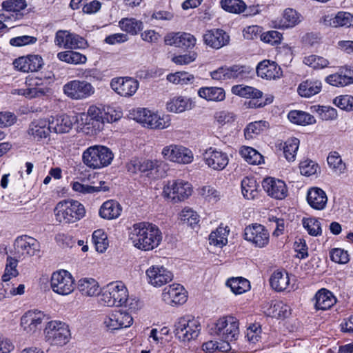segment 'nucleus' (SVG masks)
<instances>
[{
	"label": "nucleus",
	"mask_w": 353,
	"mask_h": 353,
	"mask_svg": "<svg viewBox=\"0 0 353 353\" xmlns=\"http://www.w3.org/2000/svg\"><path fill=\"white\" fill-rule=\"evenodd\" d=\"M45 339L52 345L63 346L70 339L68 325L59 321H49L44 329Z\"/></svg>",
	"instance_id": "0eeeda50"
},
{
	"label": "nucleus",
	"mask_w": 353,
	"mask_h": 353,
	"mask_svg": "<svg viewBox=\"0 0 353 353\" xmlns=\"http://www.w3.org/2000/svg\"><path fill=\"white\" fill-rule=\"evenodd\" d=\"M5 14L11 16L10 21H16L22 17L21 11L27 7L26 0H6L2 3Z\"/></svg>",
	"instance_id": "c756f323"
},
{
	"label": "nucleus",
	"mask_w": 353,
	"mask_h": 353,
	"mask_svg": "<svg viewBox=\"0 0 353 353\" xmlns=\"http://www.w3.org/2000/svg\"><path fill=\"white\" fill-rule=\"evenodd\" d=\"M210 334L217 336L224 344L221 349L230 350V342L236 341L239 334V321L232 316L220 318L210 329Z\"/></svg>",
	"instance_id": "f03ea898"
},
{
	"label": "nucleus",
	"mask_w": 353,
	"mask_h": 353,
	"mask_svg": "<svg viewBox=\"0 0 353 353\" xmlns=\"http://www.w3.org/2000/svg\"><path fill=\"white\" fill-rule=\"evenodd\" d=\"M93 85L86 81L72 80L65 83L63 87V93L73 100L85 99L94 93Z\"/></svg>",
	"instance_id": "9b49d317"
},
{
	"label": "nucleus",
	"mask_w": 353,
	"mask_h": 353,
	"mask_svg": "<svg viewBox=\"0 0 353 353\" xmlns=\"http://www.w3.org/2000/svg\"><path fill=\"white\" fill-rule=\"evenodd\" d=\"M300 21L298 13L293 9L288 8L284 11L279 26L281 28H292Z\"/></svg>",
	"instance_id": "c03bdc74"
},
{
	"label": "nucleus",
	"mask_w": 353,
	"mask_h": 353,
	"mask_svg": "<svg viewBox=\"0 0 353 353\" xmlns=\"http://www.w3.org/2000/svg\"><path fill=\"white\" fill-rule=\"evenodd\" d=\"M262 186L270 196L276 199H283L288 195V189L284 181L268 177L263 181Z\"/></svg>",
	"instance_id": "4be33fe9"
},
{
	"label": "nucleus",
	"mask_w": 353,
	"mask_h": 353,
	"mask_svg": "<svg viewBox=\"0 0 353 353\" xmlns=\"http://www.w3.org/2000/svg\"><path fill=\"white\" fill-rule=\"evenodd\" d=\"M163 157L168 161L188 164L193 160V154L189 149L176 144L164 147L161 151Z\"/></svg>",
	"instance_id": "ddd939ff"
},
{
	"label": "nucleus",
	"mask_w": 353,
	"mask_h": 353,
	"mask_svg": "<svg viewBox=\"0 0 353 353\" xmlns=\"http://www.w3.org/2000/svg\"><path fill=\"white\" fill-rule=\"evenodd\" d=\"M316 111L325 121L335 120L338 117L336 110L330 106H319Z\"/></svg>",
	"instance_id": "338daca9"
},
{
	"label": "nucleus",
	"mask_w": 353,
	"mask_h": 353,
	"mask_svg": "<svg viewBox=\"0 0 353 353\" xmlns=\"http://www.w3.org/2000/svg\"><path fill=\"white\" fill-rule=\"evenodd\" d=\"M103 110L95 105H91L89 107L87 113L82 114L81 117V120L83 119V117L85 118L86 121L85 124L88 125V128H90V126H91L93 128L94 133L97 134L103 127Z\"/></svg>",
	"instance_id": "a878e982"
},
{
	"label": "nucleus",
	"mask_w": 353,
	"mask_h": 353,
	"mask_svg": "<svg viewBox=\"0 0 353 353\" xmlns=\"http://www.w3.org/2000/svg\"><path fill=\"white\" fill-rule=\"evenodd\" d=\"M303 225L307 230L309 234L316 236L321 234V226L319 221L315 218H304Z\"/></svg>",
	"instance_id": "e2e57ef3"
},
{
	"label": "nucleus",
	"mask_w": 353,
	"mask_h": 353,
	"mask_svg": "<svg viewBox=\"0 0 353 353\" xmlns=\"http://www.w3.org/2000/svg\"><path fill=\"white\" fill-rule=\"evenodd\" d=\"M242 193L248 199H254L257 194V185L252 178H245L241 181Z\"/></svg>",
	"instance_id": "3c124183"
},
{
	"label": "nucleus",
	"mask_w": 353,
	"mask_h": 353,
	"mask_svg": "<svg viewBox=\"0 0 353 353\" xmlns=\"http://www.w3.org/2000/svg\"><path fill=\"white\" fill-rule=\"evenodd\" d=\"M14 68L23 72H36L39 70L43 64L41 56L30 54L27 57H21L13 63Z\"/></svg>",
	"instance_id": "b1692460"
},
{
	"label": "nucleus",
	"mask_w": 353,
	"mask_h": 353,
	"mask_svg": "<svg viewBox=\"0 0 353 353\" xmlns=\"http://www.w3.org/2000/svg\"><path fill=\"white\" fill-rule=\"evenodd\" d=\"M139 83L136 79L125 77H115L110 81V88L119 96L130 97L137 91Z\"/></svg>",
	"instance_id": "dca6fc26"
},
{
	"label": "nucleus",
	"mask_w": 353,
	"mask_h": 353,
	"mask_svg": "<svg viewBox=\"0 0 353 353\" xmlns=\"http://www.w3.org/2000/svg\"><path fill=\"white\" fill-rule=\"evenodd\" d=\"M245 240L251 242L258 248H264L270 241V234L268 230L261 224H252L245 229Z\"/></svg>",
	"instance_id": "2eb2a0df"
},
{
	"label": "nucleus",
	"mask_w": 353,
	"mask_h": 353,
	"mask_svg": "<svg viewBox=\"0 0 353 353\" xmlns=\"http://www.w3.org/2000/svg\"><path fill=\"white\" fill-rule=\"evenodd\" d=\"M92 240L97 251L103 253L108 246L107 235L101 230H95L92 234Z\"/></svg>",
	"instance_id": "bf43d9fd"
},
{
	"label": "nucleus",
	"mask_w": 353,
	"mask_h": 353,
	"mask_svg": "<svg viewBox=\"0 0 353 353\" xmlns=\"http://www.w3.org/2000/svg\"><path fill=\"white\" fill-rule=\"evenodd\" d=\"M113 159L112 152L108 148L99 145L89 147L82 154L83 163L94 170L109 165Z\"/></svg>",
	"instance_id": "20e7f679"
},
{
	"label": "nucleus",
	"mask_w": 353,
	"mask_h": 353,
	"mask_svg": "<svg viewBox=\"0 0 353 353\" xmlns=\"http://www.w3.org/2000/svg\"><path fill=\"white\" fill-rule=\"evenodd\" d=\"M122 208L116 201L109 200L104 202L100 208L99 215L103 219H114L121 214Z\"/></svg>",
	"instance_id": "c9c22d12"
},
{
	"label": "nucleus",
	"mask_w": 353,
	"mask_h": 353,
	"mask_svg": "<svg viewBox=\"0 0 353 353\" xmlns=\"http://www.w3.org/2000/svg\"><path fill=\"white\" fill-rule=\"evenodd\" d=\"M299 140L296 138L292 139L285 143L283 147V153L285 159L288 161H294L295 159L296 151L298 150Z\"/></svg>",
	"instance_id": "052dcab7"
},
{
	"label": "nucleus",
	"mask_w": 353,
	"mask_h": 353,
	"mask_svg": "<svg viewBox=\"0 0 353 353\" xmlns=\"http://www.w3.org/2000/svg\"><path fill=\"white\" fill-rule=\"evenodd\" d=\"M198 94L208 101H221L225 98L224 90L219 87L201 88L199 90Z\"/></svg>",
	"instance_id": "58836bf2"
},
{
	"label": "nucleus",
	"mask_w": 353,
	"mask_h": 353,
	"mask_svg": "<svg viewBox=\"0 0 353 353\" xmlns=\"http://www.w3.org/2000/svg\"><path fill=\"white\" fill-rule=\"evenodd\" d=\"M203 159L208 166L214 170H223L229 163L227 153L213 148L205 150Z\"/></svg>",
	"instance_id": "6ab92c4d"
},
{
	"label": "nucleus",
	"mask_w": 353,
	"mask_h": 353,
	"mask_svg": "<svg viewBox=\"0 0 353 353\" xmlns=\"http://www.w3.org/2000/svg\"><path fill=\"white\" fill-rule=\"evenodd\" d=\"M267 127L268 123L265 121H258L249 123L244 130L245 139H252L262 132Z\"/></svg>",
	"instance_id": "864d4df0"
},
{
	"label": "nucleus",
	"mask_w": 353,
	"mask_h": 353,
	"mask_svg": "<svg viewBox=\"0 0 353 353\" xmlns=\"http://www.w3.org/2000/svg\"><path fill=\"white\" fill-rule=\"evenodd\" d=\"M270 283L274 290L281 292L286 290L288 287L290 278L288 273L276 271L272 274Z\"/></svg>",
	"instance_id": "ea45409f"
},
{
	"label": "nucleus",
	"mask_w": 353,
	"mask_h": 353,
	"mask_svg": "<svg viewBox=\"0 0 353 353\" xmlns=\"http://www.w3.org/2000/svg\"><path fill=\"white\" fill-rule=\"evenodd\" d=\"M162 233L159 228L148 222L134 224L129 231V239L137 249L150 251L157 248L162 241Z\"/></svg>",
	"instance_id": "f257e3e1"
},
{
	"label": "nucleus",
	"mask_w": 353,
	"mask_h": 353,
	"mask_svg": "<svg viewBox=\"0 0 353 353\" xmlns=\"http://www.w3.org/2000/svg\"><path fill=\"white\" fill-rule=\"evenodd\" d=\"M203 40L210 48L219 49L229 43L230 37L223 30L213 29L205 32Z\"/></svg>",
	"instance_id": "5701e85b"
},
{
	"label": "nucleus",
	"mask_w": 353,
	"mask_h": 353,
	"mask_svg": "<svg viewBox=\"0 0 353 353\" xmlns=\"http://www.w3.org/2000/svg\"><path fill=\"white\" fill-rule=\"evenodd\" d=\"M48 121L49 122L50 132L67 133L72 127V122L67 115L51 117Z\"/></svg>",
	"instance_id": "2f4dec72"
},
{
	"label": "nucleus",
	"mask_w": 353,
	"mask_h": 353,
	"mask_svg": "<svg viewBox=\"0 0 353 353\" xmlns=\"http://www.w3.org/2000/svg\"><path fill=\"white\" fill-rule=\"evenodd\" d=\"M227 285L229 286L231 290L236 294H243L248 291L250 288L249 281L242 277L228 279Z\"/></svg>",
	"instance_id": "37998d69"
},
{
	"label": "nucleus",
	"mask_w": 353,
	"mask_h": 353,
	"mask_svg": "<svg viewBox=\"0 0 353 353\" xmlns=\"http://www.w3.org/2000/svg\"><path fill=\"white\" fill-rule=\"evenodd\" d=\"M39 241L27 235L19 236L14 242L16 254L20 256H31L39 251Z\"/></svg>",
	"instance_id": "f3484780"
},
{
	"label": "nucleus",
	"mask_w": 353,
	"mask_h": 353,
	"mask_svg": "<svg viewBox=\"0 0 353 353\" xmlns=\"http://www.w3.org/2000/svg\"><path fill=\"white\" fill-rule=\"evenodd\" d=\"M165 165L158 160L140 159L139 174L150 179L161 178L165 175Z\"/></svg>",
	"instance_id": "a211bd4d"
},
{
	"label": "nucleus",
	"mask_w": 353,
	"mask_h": 353,
	"mask_svg": "<svg viewBox=\"0 0 353 353\" xmlns=\"http://www.w3.org/2000/svg\"><path fill=\"white\" fill-rule=\"evenodd\" d=\"M321 90V82L316 79H307L302 82L298 92L301 97H310L318 94Z\"/></svg>",
	"instance_id": "4c0bfd02"
},
{
	"label": "nucleus",
	"mask_w": 353,
	"mask_h": 353,
	"mask_svg": "<svg viewBox=\"0 0 353 353\" xmlns=\"http://www.w3.org/2000/svg\"><path fill=\"white\" fill-rule=\"evenodd\" d=\"M28 132L37 141L46 139L50 133L49 122L44 119L34 120L30 124Z\"/></svg>",
	"instance_id": "c85d7f7f"
},
{
	"label": "nucleus",
	"mask_w": 353,
	"mask_h": 353,
	"mask_svg": "<svg viewBox=\"0 0 353 353\" xmlns=\"http://www.w3.org/2000/svg\"><path fill=\"white\" fill-rule=\"evenodd\" d=\"M307 201L314 209L322 210L326 205L327 198L323 190L319 188H312L307 192Z\"/></svg>",
	"instance_id": "72a5a7b5"
},
{
	"label": "nucleus",
	"mask_w": 353,
	"mask_h": 353,
	"mask_svg": "<svg viewBox=\"0 0 353 353\" xmlns=\"http://www.w3.org/2000/svg\"><path fill=\"white\" fill-rule=\"evenodd\" d=\"M299 168L301 174L309 176L316 172L319 166L311 160H305L301 162Z\"/></svg>",
	"instance_id": "774afa93"
},
{
	"label": "nucleus",
	"mask_w": 353,
	"mask_h": 353,
	"mask_svg": "<svg viewBox=\"0 0 353 353\" xmlns=\"http://www.w3.org/2000/svg\"><path fill=\"white\" fill-rule=\"evenodd\" d=\"M314 299V305L316 310H326L330 309L336 303V299L332 292L324 288L316 292Z\"/></svg>",
	"instance_id": "473e14b6"
},
{
	"label": "nucleus",
	"mask_w": 353,
	"mask_h": 353,
	"mask_svg": "<svg viewBox=\"0 0 353 353\" xmlns=\"http://www.w3.org/2000/svg\"><path fill=\"white\" fill-rule=\"evenodd\" d=\"M194 79V75L189 74L187 72H176L167 76V80L176 85H187L192 83Z\"/></svg>",
	"instance_id": "6e6d98bb"
},
{
	"label": "nucleus",
	"mask_w": 353,
	"mask_h": 353,
	"mask_svg": "<svg viewBox=\"0 0 353 353\" xmlns=\"http://www.w3.org/2000/svg\"><path fill=\"white\" fill-rule=\"evenodd\" d=\"M45 314L38 310H30L26 312L21 319V325L27 332H34L41 324Z\"/></svg>",
	"instance_id": "cd10ccee"
},
{
	"label": "nucleus",
	"mask_w": 353,
	"mask_h": 353,
	"mask_svg": "<svg viewBox=\"0 0 353 353\" xmlns=\"http://www.w3.org/2000/svg\"><path fill=\"white\" fill-rule=\"evenodd\" d=\"M133 119L141 123L144 127L150 129H165L170 126V120L168 116L152 112L146 108H139L131 113Z\"/></svg>",
	"instance_id": "423d86ee"
},
{
	"label": "nucleus",
	"mask_w": 353,
	"mask_h": 353,
	"mask_svg": "<svg viewBox=\"0 0 353 353\" xmlns=\"http://www.w3.org/2000/svg\"><path fill=\"white\" fill-rule=\"evenodd\" d=\"M56 220L60 223H74L85 215L84 206L78 201L65 199L59 201L55 206Z\"/></svg>",
	"instance_id": "7ed1b4c3"
},
{
	"label": "nucleus",
	"mask_w": 353,
	"mask_h": 353,
	"mask_svg": "<svg viewBox=\"0 0 353 353\" xmlns=\"http://www.w3.org/2000/svg\"><path fill=\"white\" fill-rule=\"evenodd\" d=\"M58 59L70 64H84L87 61L86 57L78 52L68 50L57 54Z\"/></svg>",
	"instance_id": "a19ab883"
},
{
	"label": "nucleus",
	"mask_w": 353,
	"mask_h": 353,
	"mask_svg": "<svg viewBox=\"0 0 353 353\" xmlns=\"http://www.w3.org/2000/svg\"><path fill=\"white\" fill-rule=\"evenodd\" d=\"M17 266V260L11 256H8L7 258L5 272L2 275V281L3 282H7L10 281L11 278L16 277L19 274Z\"/></svg>",
	"instance_id": "680f3d73"
},
{
	"label": "nucleus",
	"mask_w": 353,
	"mask_h": 353,
	"mask_svg": "<svg viewBox=\"0 0 353 353\" xmlns=\"http://www.w3.org/2000/svg\"><path fill=\"white\" fill-rule=\"evenodd\" d=\"M192 192L191 185L182 180H172L164 185L163 195L173 202L186 199Z\"/></svg>",
	"instance_id": "9d476101"
},
{
	"label": "nucleus",
	"mask_w": 353,
	"mask_h": 353,
	"mask_svg": "<svg viewBox=\"0 0 353 353\" xmlns=\"http://www.w3.org/2000/svg\"><path fill=\"white\" fill-rule=\"evenodd\" d=\"M327 163L332 170L336 174L344 173L346 165L337 152H332L327 158Z\"/></svg>",
	"instance_id": "de8ad7c7"
},
{
	"label": "nucleus",
	"mask_w": 353,
	"mask_h": 353,
	"mask_svg": "<svg viewBox=\"0 0 353 353\" xmlns=\"http://www.w3.org/2000/svg\"><path fill=\"white\" fill-rule=\"evenodd\" d=\"M193 106L191 99L182 96L173 97L166 104L167 110L174 113H181L191 110Z\"/></svg>",
	"instance_id": "f704fd0d"
},
{
	"label": "nucleus",
	"mask_w": 353,
	"mask_h": 353,
	"mask_svg": "<svg viewBox=\"0 0 353 353\" xmlns=\"http://www.w3.org/2000/svg\"><path fill=\"white\" fill-rule=\"evenodd\" d=\"M149 283L154 287H161L171 281L172 273L163 266L152 265L146 270Z\"/></svg>",
	"instance_id": "aec40b11"
},
{
	"label": "nucleus",
	"mask_w": 353,
	"mask_h": 353,
	"mask_svg": "<svg viewBox=\"0 0 353 353\" xmlns=\"http://www.w3.org/2000/svg\"><path fill=\"white\" fill-rule=\"evenodd\" d=\"M288 118L295 124L305 125L315 123L316 120L311 114L299 110H292L288 113Z\"/></svg>",
	"instance_id": "79ce46f5"
},
{
	"label": "nucleus",
	"mask_w": 353,
	"mask_h": 353,
	"mask_svg": "<svg viewBox=\"0 0 353 353\" xmlns=\"http://www.w3.org/2000/svg\"><path fill=\"white\" fill-rule=\"evenodd\" d=\"M252 69L243 65H232L221 66L210 72V77L214 80L227 81L232 79H244L248 78Z\"/></svg>",
	"instance_id": "1a4fd4ad"
},
{
	"label": "nucleus",
	"mask_w": 353,
	"mask_h": 353,
	"mask_svg": "<svg viewBox=\"0 0 353 353\" xmlns=\"http://www.w3.org/2000/svg\"><path fill=\"white\" fill-rule=\"evenodd\" d=\"M196 38L190 33L172 32L165 37L167 45L174 46L178 48H192L196 44Z\"/></svg>",
	"instance_id": "bb28decb"
},
{
	"label": "nucleus",
	"mask_w": 353,
	"mask_h": 353,
	"mask_svg": "<svg viewBox=\"0 0 353 353\" xmlns=\"http://www.w3.org/2000/svg\"><path fill=\"white\" fill-rule=\"evenodd\" d=\"M227 231L225 228L219 227L216 231L212 232L209 236V241L210 244H213L216 246L222 247L225 245L227 242Z\"/></svg>",
	"instance_id": "13d9d810"
},
{
	"label": "nucleus",
	"mask_w": 353,
	"mask_h": 353,
	"mask_svg": "<svg viewBox=\"0 0 353 353\" xmlns=\"http://www.w3.org/2000/svg\"><path fill=\"white\" fill-rule=\"evenodd\" d=\"M74 279L66 270H62L52 274L50 286L54 292L61 295H68L74 289Z\"/></svg>",
	"instance_id": "f8f14e48"
},
{
	"label": "nucleus",
	"mask_w": 353,
	"mask_h": 353,
	"mask_svg": "<svg viewBox=\"0 0 353 353\" xmlns=\"http://www.w3.org/2000/svg\"><path fill=\"white\" fill-rule=\"evenodd\" d=\"M329 24L336 28L353 26V15L347 12H339L335 17L330 19Z\"/></svg>",
	"instance_id": "49530a36"
},
{
	"label": "nucleus",
	"mask_w": 353,
	"mask_h": 353,
	"mask_svg": "<svg viewBox=\"0 0 353 353\" xmlns=\"http://www.w3.org/2000/svg\"><path fill=\"white\" fill-rule=\"evenodd\" d=\"M30 98L39 97L49 92L48 81L39 77H32L27 81Z\"/></svg>",
	"instance_id": "7c9ffc66"
},
{
	"label": "nucleus",
	"mask_w": 353,
	"mask_h": 353,
	"mask_svg": "<svg viewBox=\"0 0 353 353\" xmlns=\"http://www.w3.org/2000/svg\"><path fill=\"white\" fill-rule=\"evenodd\" d=\"M234 94L242 97L252 98L253 99H258L262 97L263 92L258 89L250 86L235 85L232 88Z\"/></svg>",
	"instance_id": "a18cd8bd"
},
{
	"label": "nucleus",
	"mask_w": 353,
	"mask_h": 353,
	"mask_svg": "<svg viewBox=\"0 0 353 353\" xmlns=\"http://www.w3.org/2000/svg\"><path fill=\"white\" fill-rule=\"evenodd\" d=\"M77 288L83 296H94L99 293L98 282L92 278H82L79 280Z\"/></svg>",
	"instance_id": "e433bc0d"
},
{
	"label": "nucleus",
	"mask_w": 353,
	"mask_h": 353,
	"mask_svg": "<svg viewBox=\"0 0 353 353\" xmlns=\"http://www.w3.org/2000/svg\"><path fill=\"white\" fill-rule=\"evenodd\" d=\"M256 72L258 77L268 80L279 79L282 76L281 68L277 63L267 59L258 63Z\"/></svg>",
	"instance_id": "393cba45"
},
{
	"label": "nucleus",
	"mask_w": 353,
	"mask_h": 353,
	"mask_svg": "<svg viewBox=\"0 0 353 353\" xmlns=\"http://www.w3.org/2000/svg\"><path fill=\"white\" fill-rule=\"evenodd\" d=\"M334 103L341 108L346 111L353 110V97L351 95H342L336 97Z\"/></svg>",
	"instance_id": "0e129e2a"
},
{
	"label": "nucleus",
	"mask_w": 353,
	"mask_h": 353,
	"mask_svg": "<svg viewBox=\"0 0 353 353\" xmlns=\"http://www.w3.org/2000/svg\"><path fill=\"white\" fill-rule=\"evenodd\" d=\"M220 3L225 11L235 14L244 12L247 7L242 0H221Z\"/></svg>",
	"instance_id": "603ef678"
},
{
	"label": "nucleus",
	"mask_w": 353,
	"mask_h": 353,
	"mask_svg": "<svg viewBox=\"0 0 353 353\" xmlns=\"http://www.w3.org/2000/svg\"><path fill=\"white\" fill-rule=\"evenodd\" d=\"M121 28L131 34H137L139 31L143 29V23L134 18H125L119 21Z\"/></svg>",
	"instance_id": "8fccbe9b"
},
{
	"label": "nucleus",
	"mask_w": 353,
	"mask_h": 353,
	"mask_svg": "<svg viewBox=\"0 0 353 353\" xmlns=\"http://www.w3.org/2000/svg\"><path fill=\"white\" fill-rule=\"evenodd\" d=\"M240 154L250 164L258 165L263 161V156L251 147L243 146L240 150Z\"/></svg>",
	"instance_id": "09e8293b"
},
{
	"label": "nucleus",
	"mask_w": 353,
	"mask_h": 353,
	"mask_svg": "<svg viewBox=\"0 0 353 353\" xmlns=\"http://www.w3.org/2000/svg\"><path fill=\"white\" fill-rule=\"evenodd\" d=\"M100 301L109 307H119L125 304L130 308L135 309V307L131 306L132 303H128V290L124 284L120 281L107 285L102 291Z\"/></svg>",
	"instance_id": "39448f33"
},
{
	"label": "nucleus",
	"mask_w": 353,
	"mask_h": 353,
	"mask_svg": "<svg viewBox=\"0 0 353 353\" xmlns=\"http://www.w3.org/2000/svg\"><path fill=\"white\" fill-rule=\"evenodd\" d=\"M330 257L332 261L342 264L347 263L350 260L347 252L341 248L331 250Z\"/></svg>",
	"instance_id": "69168bd1"
},
{
	"label": "nucleus",
	"mask_w": 353,
	"mask_h": 353,
	"mask_svg": "<svg viewBox=\"0 0 353 353\" xmlns=\"http://www.w3.org/2000/svg\"><path fill=\"white\" fill-rule=\"evenodd\" d=\"M303 61L305 65L314 70L325 68L327 67L330 63L327 59L316 54L305 57Z\"/></svg>",
	"instance_id": "5fc2aeb1"
},
{
	"label": "nucleus",
	"mask_w": 353,
	"mask_h": 353,
	"mask_svg": "<svg viewBox=\"0 0 353 353\" xmlns=\"http://www.w3.org/2000/svg\"><path fill=\"white\" fill-rule=\"evenodd\" d=\"M180 219L183 223L194 227L199 223V216L192 208L185 207L180 214Z\"/></svg>",
	"instance_id": "4d7b16f0"
},
{
	"label": "nucleus",
	"mask_w": 353,
	"mask_h": 353,
	"mask_svg": "<svg viewBox=\"0 0 353 353\" xmlns=\"http://www.w3.org/2000/svg\"><path fill=\"white\" fill-rule=\"evenodd\" d=\"M133 323V318L125 311L121 310L110 312L103 319V325L108 331H114L130 327Z\"/></svg>",
	"instance_id": "4468645a"
},
{
	"label": "nucleus",
	"mask_w": 353,
	"mask_h": 353,
	"mask_svg": "<svg viewBox=\"0 0 353 353\" xmlns=\"http://www.w3.org/2000/svg\"><path fill=\"white\" fill-rule=\"evenodd\" d=\"M185 294L186 292L181 285L174 283L163 289L162 298L168 305L182 304L186 301Z\"/></svg>",
	"instance_id": "412c9836"
},
{
	"label": "nucleus",
	"mask_w": 353,
	"mask_h": 353,
	"mask_svg": "<svg viewBox=\"0 0 353 353\" xmlns=\"http://www.w3.org/2000/svg\"><path fill=\"white\" fill-rule=\"evenodd\" d=\"M200 332V323L192 316H184L174 323L175 336L182 342L195 339Z\"/></svg>",
	"instance_id": "6e6552de"
}]
</instances>
